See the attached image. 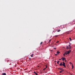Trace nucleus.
Segmentation results:
<instances>
[{
    "label": "nucleus",
    "instance_id": "obj_1",
    "mask_svg": "<svg viewBox=\"0 0 75 75\" xmlns=\"http://www.w3.org/2000/svg\"><path fill=\"white\" fill-rule=\"evenodd\" d=\"M62 65L65 68H66V66H65V63H63Z\"/></svg>",
    "mask_w": 75,
    "mask_h": 75
},
{
    "label": "nucleus",
    "instance_id": "obj_2",
    "mask_svg": "<svg viewBox=\"0 0 75 75\" xmlns=\"http://www.w3.org/2000/svg\"><path fill=\"white\" fill-rule=\"evenodd\" d=\"M71 52V50H69V51H68L67 52L69 54V53H70V52Z\"/></svg>",
    "mask_w": 75,
    "mask_h": 75
},
{
    "label": "nucleus",
    "instance_id": "obj_3",
    "mask_svg": "<svg viewBox=\"0 0 75 75\" xmlns=\"http://www.w3.org/2000/svg\"><path fill=\"white\" fill-rule=\"evenodd\" d=\"M59 66H62V63L61 62L60 64H59Z\"/></svg>",
    "mask_w": 75,
    "mask_h": 75
},
{
    "label": "nucleus",
    "instance_id": "obj_4",
    "mask_svg": "<svg viewBox=\"0 0 75 75\" xmlns=\"http://www.w3.org/2000/svg\"><path fill=\"white\" fill-rule=\"evenodd\" d=\"M2 75H6V73H3L2 74Z\"/></svg>",
    "mask_w": 75,
    "mask_h": 75
},
{
    "label": "nucleus",
    "instance_id": "obj_5",
    "mask_svg": "<svg viewBox=\"0 0 75 75\" xmlns=\"http://www.w3.org/2000/svg\"><path fill=\"white\" fill-rule=\"evenodd\" d=\"M65 59H66L65 58H63L62 59V61H64V60H65Z\"/></svg>",
    "mask_w": 75,
    "mask_h": 75
},
{
    "label": "nucleus",
    "instance_id": "obj_6",
    "mask_svg": "<svg viewBox=\"0 0 75 75\" xmlns=\"http://www.w3.org/2000/svg\"><path fill=\"white\" fill-rule=\"evenodd\" d=\"M34 74H36V75H38V74L36 73V72H35L34 71Z\"/></svg>",
    "mask_w": 75,
    "mask_h": 75
},
{
    "label": "nucleus",
    "instance_id": "obj_7",
    "mask_svg": "<svg viewBox=\"0 0 75 75\" xmlns=\"http://www.w3.org/2000/svg\"><path fill=\"white\" fill-rule=\"evenodd\" d=\"M69 47L70 50L71 48V45H69Z\"/></svg>",
    "mask_w": 75,
    "mask_h": 75
},
{
    "label": "nucleus",
    "instance_id": "obj_8",
    "mask_svg": "<svg viewBox=\"0 0 75 75\" xmlns=\"http://www.w3.org/2000/svg\"><path fill=\"white\" fill-rule=\"evenodd\" d=\"M60 53V52H59L58 51H57V54H59Z\"/></svg>",
    "mask_w": 75,
    "mask_h": 75
},
{
    "label": "nucleus",
    "instance_id": "obj_9",
    "mask_svg": "<svg viewBox=\"0 0 75 75\" xmlns=\"http://www.w3.org/2000/svg\"><path fill=\"white\" fill-rule=\"evenodd\" d=\"M64 53L66 55H67V54H68V53L67 52H65Z\"/></svg>",
    "mask_w": 75,
    "mask_h": 75
},
{
    "label": "nucleus",
    "instance_id": "obj_10",
    "mask_svg": "<svg viewBox=\"0 0 75 75\" xmlns=\"http://www.w3.org/2000/svg\"><path fill=\"white\" fill-rule=\"evenodd\" d=\"M33 55H34V54H32L31 55V57H33Z\"/></svg>",
    "mask_w": 75,
    "mask_h": 75
},
{
    "label": "nucleus",
    "instance_id": "obj_11",
    "mask_svg": "<svg viewBox=\"0 0 75 75\" xmlns=\"http://www.w3.org/2000/svg\"><path fill=\"white\" fill-rule=\"evenodd\" d=\"M57 32H60V31H61V30H57Z\"/></svg>",
    "mask_w": 75,
    "mask_h": 75
},
{
    "label": "nucleus",
    "instance_id": "obj_12",
    "mask_svg": "<svg viewBox=\"0 0 75 75\" xmlns=\"http://www.w3.org/2000/svg\"><path fill=\"white\" fill-rule=\"evenodd\" d=\"M59 61H57V63L58 64H59Z\"/></svg>",
    "mask_w": 75,
    "mask_h": 75
},
{
    "label": "nucleus",
    "instance_id": "obj_13",
    "mask_svg": "<svg viewBox=\"0 0 75 75\" xmlns=\"http://www.w3.org/2000/svg\"><path fill=\"white\" fill-rule=\"evenodd\" d=\"M47 68V67H46L45 68L43 69V70H44V71H45V69Z\"/></svg>",
    "mask_w": 75,
    "mask_h": 75
},
{
    "label": "nucleus",
    "instance_id": "obj_14",
    "mask_svg": "<svg viewBox=\"0 0 75 75\" xmlns=\"http://www.w3.org/2000/svg\"><path fill=\"white\" fill-rule=\"evenodd\" d=\"M69 39H70V41H71V40H72V39H71V38H69Z\"/></svg>",
    "mask_w": 75,
    "mask_h": 75
},
{
    "label": "nucleus",
    "instance_id": "obj_15",
    "mask_svg": "<svg viewBox=\"0 0 75 75\" xmlns=\"http://www.w3.org/2000/svg\"><path fill=\"white\" fill-rule=\"evenodd\" d=\"M67 49H69V48H69V47H68V46H67Z\"/></svg>",
    "mask_w": 75,
    "mask_h": 75
},
{
    "label": "nucleus",
    "instance_id": "obj_16",
    "mask_svg": "<svg viewBox=\"0 0 75 75\" xmlns=\"http://www.w3.org/2000/svg\"><path fill=\"white\" fill-rule=\"evenodd\" d=\"M72 69H74V66L72 64Z\"/></svg>",
    "mask_w": 75,
    "mask_h": 75
},
{
    "label": "nucleus",
    "instance_id": "obj_17",
    "mask_svg": "<svg viewBox=\"0 0 75 75\" xmlns=\"http://www.w3.org/2000/svg\"><path fill=\"white\" fill-rule=\"evenodd\" d=\"M55 37H58V35H55Z\"/></svg>",
    "mask_w": 75,
    "mask_h": 75
},
{
    "label": "nucleus",
    "instance_id": "obj_18",
    "mask_svg": "<svg viewBox=\"0 0 75 75\" xmlns=\"http://www.w3.org/2000/svg\"><path fill=\"white\" fill-rule=\"evenodd\" d=\"M42 44V42H41L40 43V45H41V44Z\"/></svg>",
    "mask_w": 75,
    "mask_h": 75
},
{
    "label": "nucleus",
    "instance_id": "obj_19",
    "mask_svg": "<svg viewBox=\"0 0 75 75\" xmlns=\"http://www.w3.org/2000/svg\"><path fill=\"white\" fill-rule=\"evenodd\" d=\"M59 73H62V71H60L59 72Z\"/></svg>",
    "mask_w": 75,
    "mask_h": 75
},
{
    "label": "nucleus",
    "instance_id": "obj_20",
    "mask_svg": "<svg viewBox=\"0 0 75 75\" xmlns=\"http://www.w3.org/2000/svg\"><path fill=\"white\" fill-rule=\"evenodd\" d=\"M65 53H64V54H63V55L64 56H65Z\"/></svg>",
    "mask_w": 75,
    "mask_h": 75
},
{
    "label": "nucleus",
    "instance_id": "obj_21",
    "mask_svg": "<svg viewBox=\"0 0 75 75\" xmlns=\"http://www.w3.org/2000/svg\"><path fill=\"white\" fill-rule=\"evenodd\" d=\"M61 71H62H62H64V70H63V69H62V70H61Z\"/></svg>",
    "mask_w": 75,
    "mask_h": 75
},
{
    "label": "nucleus",
    "instance_id": "obj_22",
    "mask_svg": "<svg viewBox=\"0 0 75 75\" xmlns=\"http://www.w3.org/2000/svg\"><path fill=\"white\" fill-rule=\"evenodd\" d=\"M62 68H60V70H61V71H62Z\"/></svg>",
    "mask_w": 75,
    "mask_h": 75
},
{
    "label": "nucleus",
    "instance_id": "obj_23",
    "mask_svg": "<svg viewBox=\"0 0 75 75\" xmlns=\"http://www.w3.org/2000/svg\"><path fill=\"white\" fill-rule=\"evenodd\" d=\"M55 55H56V56H57V55H58V54H55Z\"/></svg>",
    "mask_w": 75,
    "mask_h": 75
},
{
    "label": "nucleus",
    "instance_id": "obj_24",
    "mask_svg": "<svg viewBox=\"0 0 75 75\" xmlns=\"http://www.w3.org/2000/svg\"><path fill=\"white\" fill-rule=\"evenodd\" d=\"M51 42V40H49V42Z\"/></svg>",
    "mask_w": 75,
    "mask_h": 75
},
{
    "label": "nucleus",
    "instance_id": "obj_25",
    "mask_svg": "<svg viewBox=\"0 0 75 75\" xmlns=\"http://www.w3.org/2000/svg\"><path fill=\"white\" fill-rule=\"evenodd\" d=\"M54 49H55V50H56V49H57V48H54Z\"/></svg>",
    "mask_w": 75,
    "mask_h": 75
},
{
    "label": "nucleus",
    "instance_id": "obj_26",
    "mask_svg": "<svg viewBox=\"0 0 75 75\" xmlns=\"http://www.w3.org/2000/svg\"><path fill=\"white\" fill-rule=\"evenodd\" d=\"M58 42H59V41H58L57 42V43H58Z\"/></svg>",
    "mask_w": 75,
    "mask_h": 75
},
{
    "label": "nucleus",
    "instance_id": "obj_27",
    "mask_svg": "<svg viewBox=\"0 0 75 75\" xmlns=\"http://www.w3.org/2000/svg\"><path fill=\"white\" fill-rule=\"evenodd\" d=\"M29 59L30 60H31V58L30 57L29 58Z\"/></svg>",
    "mask_w": 75,
    "mask_h": 75
},
{
    "label": "nucleus",
    "instance_id": "obj_28",
    "mask_svg": "<svg viewBox=\"0 0 75 75\" xmlns=\"http://www.w3.org/2000/svg\"><path fill=\"white\" fill-rule=\"evenodd\" d=\"M60 60H61V59H59V61H60Z\"/></svg>",
    "mask_w": 75,
    "mask_h": 75
},
{
    "label": "nucleus",
    "instance_id": "obj_29",
    "mask_svg": "<svg viewBox=\"0 0 75 75\" xmlns=\"http://www.w3.org/2000/svg\"><path fill=\"white\" fill-rule=\"evenodd\" d=\"M63 64H65V63H64V62H63Z\"/></svg>",
    "mask_w": 75,
    "mask_h": 75
},
{
    "label": "nucleus",
    "instance_id": "obj_30",
    "mask_svg": "<svg viewBox=\"0 0 75 75\" xmlns=\"http://www.w3.org/2000/svg\"><path fill=\"white\" fill-rule=\"evenodd\" d=\"M60 69L61 68H58V69Z\"/></svg>",
    "mask_w": 75,
    "mask_h": 75
},
{
    "label": "nucleus",
    "instance_id": "obj_31",
    "mask_svg": "<svg viewBox=\"0 0 75 75\" xmlns=\"http://www.w3.org/2000/svg\"><path fill=\"white\" fill-rule=\"evenodd\" d=\"M70 75H72V74H70Z\"/></svg>",
    "mask_w": 75,
    "mask_h": 75
},
{
    "label": "nucleus",
    "instance_id": "obj_32",
    "mask_svg": "<svg viewBox=\"0 0 75 75\" xmlns=\"http://www.w3.org/2000/svg\"><path fill=\"white\" fill-rule=\"evenodd\" d=\"M61 59H63V57H62Z\"/></svg>",
    "mask_w": 75,
    "mask_h": 75
},
{
    "label": "nucleus",
    "instance_id": "obj_33",
    "mask_svg": "<svg viewBox=\"0 0 75 75\" xmlns=\"http://www.w3.org/2000/svg\"><path fill=\"white\" fill-rule=\"evenodd\" d=\"M54 62H56V61H54Z\"/></svg>",
    "mask_w": 75,
    "mask_h": 75
},
{
    "label": "nucleus",
    "instance_id": "obj_34",
    "mask_svg": "<svg viewBox=\"0 0 75 75\" xmlns=\"http://www.w3.org/2000/svg\"><path fill=\"white\" fill-rule=\"evenodd\" d=\"M70 64H72V63H71V62H70Z\"/></svg>",
    "mask_w": 75,
    "mask_h": 75
},
{
    "label": "nucleus",
    "instance_id": "obj_35",
    "mask_svg": "<svg viewBox=\"0 0 75 75\" xmlns=\"http://www.w3.org/2000/svg\"><path fill=\"white\" fill-rule=\"evenodd\" d=\"M65 61L66 62V59L65 60Z\"/></svg>",
    "mask_w": 75,
    "mask_h": 75
},
{
    "label": "nucleus",
    "instance_id": "obj_36",
    "mask_svg": "<svg viewBox=\"0 0 75 75\" xmlns=\"http://www.w3.org/2000/svg\"><path fill=\"white\" fill-rule=\"evenodd\" d=\"M38 67H39V66H38Z\"/></svg>",
    "mask_w": 75,
    "mask_h": 75
},
{
    "label": "nucleus",
    "instance_id": "obj_37",
    "mask_svg": "<svg viewBox=\"0 0 75 75\" xmlns=\"http://www.w3.org/2000/svg\"><path fill=\"white\" fill-rule=\"evenodd\" d=\"M63 48H65V47H63Z\"/></svg>",
    "mask_w": 75,
    "mask_h": 75
}]
</instances>
